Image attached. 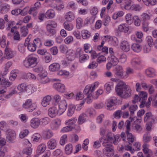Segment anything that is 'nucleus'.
<instances>
[{
  "mask_svg": "<svg viewBox=\"0 0 157 157\" xmlns=\"http://www.w3.org/2000/svg\"><path fill=\"white\" fill-rule=\"evenodd\" d=\"M20 32L21 36L24 37L27 35L28 29L27 27L23 26L20 28Z\"/></svg>",
  "mask_w": 157,
  "mask_h": 157,
  "instance_id": "79ce46f5",
  "label": "nucleus"
},
{
  "mask_svg": "<svg viewBox=\"0 0 157 157\" xmlns=\"http://www.w3.org/2000/svg\"><path fill=\"white\" fill-rule=\"evenodd\" d=\"M117 102V100L116 98L113 97L110 98L107 101V109L110 110H112L114 108L113 106Z\"/></svg>",
  "mask_w": 157,
  "mask_h": 157,
  "instance_id": "ddd939ff",
  "label": "nucleus"
},
{
  "mask_svg": "<svg viewBox=\"0 0 157 157\" xmlns=\"http://www.w3.org/2000/svg\"><path fill=\"white\" fill-rule=\"evenodd\" d=\"M43 135L46 139H49L52 137L53 133L50 129H46L43 131Z\"/></svg>",
  "mask_w": 157,
  "mask_h": 157,
  "instance_id": "5701e85b",
  "label": "nucleus"
},
{
  "mask_svg": "<svg viewBox=\"0 0 157 157\" xmlns=\"http://www.w3.org/2000/svg\"><path fill=\"white\" fill-rule=\"evenodd\" d=\"M73 128V127L72 126L67 125L62 128L61 132H69L71 131Z\"/></svg>",
  "mask_w": 157,
  "mask_h": 157,
  "instance_id": "774afa93",
  "label": "nucleus"
},
{
  "mask_svg": "<svg viewBox=\"0 0 157 157\" xmlns=\"http://www.w3.org/2000/svg\"><path fill=\"white\" fill-rule=\"evenodd\" d=\"M75 108V106L73 104H70L68 105V108L67 115L68 116H71L74 113Z\"/></svg>",
  "mask_w": 157,
  "mask_h": 157,
  "instance_id": "e433bc0d",
  "label": "nucleus"
},
{
  "mask_svg": "<svg viewBox=\"0 0 157 157\" xmlns=\"http://www.w3.org/2000/svg\"><path fill=\"white\" fill-rule=\"evenodd\" d=\"M146 73L149 77H153L155 75V71L152 68H149L147 69L146 70Z\"/></svg>",
  "mask_w": 157,
  "mask_h": 157,
  "instance_id": "4c0bfd02",
  "label": "nucleus"
},
{
  "mask_svg": "<svg viewBox=\"0 0 157 157\" xmlns=\"http://www.w3.org/2000/svg\"><path fill=\"white\" fill-rule=\"evenodd\" d=\"M84 50L86 53H90L92 51V48L90 44H85L84 45Z\"/></svg>",
  "mask_w": 157,
  "mask_h": 157,
  "instance_id": "09e8293b",
  "label": "nucleus"
},
{
  "mask_svg": "<svg viewBox=\"0 0 157 157\" xmlns=\"http://www.w3.org/2000/svg\"><path fill=\"white\" fill-rule=\"evenodd\" d=\"M55 16V12L54 10L50 9L48 10L45 14V17L48 19L53 18Z\"/></svg>",
  "mask_w": 157,
  "mask_h": 157,
  "instance_id": "473e14b6",
  "label": "nucleus"
},
{
  "mask_svg": "<svg viewBox=\"0 0 157 157\" xmlns=\"http://www.w3.org/2000/svg\"><path fill=\"white\" fill-rule=\"evenodd\" d=\"M121 48L122 50L125 52L129 51L130 48L128 43L125 40L122 41L121 44Z\"/></svg>",
  "mask_w": 157,
  "mask_h": 157,
  "instance_id": "412c9836",
  "label": "nucleus"
},
{
  "mask_svg": "<svg viewBox=\"0 0 157 157\" xmlns=\"http://www.w3.org/2000/svg\"><path fill=\"white\" fill-rule=\"evenodd\" d=\"M46 146L45 144H41L38 146L36 150V152L38 154L43 153L46 149Z\"/></svg>",
  "mask_w": 157,
  "mask_h": 157,
  "instance_id": "f704fd0d",
  "label": "nucleus"
},
{
  "mask_svg": "<svg viewBox=\"0 0 157 157\" xmlns=\"http://www.w3.org/2000/svg\"><path fill=\"white\" fill-rule=\"evenodd\" d=\"M6 140L7 141L11 143H14L16 137V134L15 132L11 129H8L6 131Z\"/></svg>",
  "mask_w": 157,
  "mask_h": 157,
  "instance_id": "0eeeda50",
  "label": "nucleus"
},
{
  "mask_svg": "<svg viewBox=\"0 0 157 157\" xmlns=\"http://www.w3.org/2000/svg\"><path fill=\"white\" fill-rule=\"evenodd\" d=\"M65 151L66 154L69 155L71 154L72 151L73 146L72 144H68L65 147Z\"/></svg>",
  "mask_w": 157,
  "mask_h": 157,
  "instance_id": "de8ad7c7",
  "label": "nucleus"
},
{
  "mask_svg": "<svg viewBox=\"0 0 157 157\" xmlns=\"http://www.w3.org/2000/svg\"><path fill=\"white\" fill-rule=\"evenodd\" d=\"M77 121V119L74 118L67 120L65 121V124L67 125L74 127Z\"/></svg>",
  "mask_w": 157,
  "mask_h": 157,
  "instance_id": "a19ab883",
  "label": "nucleus"
},
{
  "mask_svg": "<svg viewBox=\"0 0 157 157\" xmlns=\"http://www.w3.org/2000/svg\"><path fill=\"white\" fill-rule=\"evenodd\" d=\"M151 16V15L144 13L140 15V20L143 22L147 21L150 19Z\"/></svg>",
  "mask_w": 157,
  "mask_h": 157,
  "instance_id": "ea45409f",
  "label": "nucleus"
},
{
  "mask_svg": "<svg viewBox=\"0 0 157 157\" xmlns=\"http://www.w3.org/2000/svg\"><path fill=\"white\" fill-rule=\"evenodd\" d=\"M77 56H79V61L81 63H83L89 58V56L87 54H84L83 51L80 50L76 53Z\"/></svg>",
  "mask_w": 157,
  "mask_h": 157,
  "instance_id": "9b49d317",
  "label": "nucleus"
},
{
  "mask_svg": "<svg viewBox=\"0 0 157 157\" xmlns=\"http://www.w3.org/2000/svg\"><path fill=\"white\" fill-rule=\"evenodd\" d=\"M130 131H126V133L127 135V139L128 141L132 143L134 140V136L132 135L131 133L130 132Z\"/></svg>",
  "mask_w": 157,
  "mask_h": 157,
  "instance_id": "49530a36",
  "label": "nucleus"
},
{
  "mask_svg": "<svg viewBox=\"0 0 157 157\" xmlns=\"http://www.w3.org/2000/svg\"><path fill=\"white\" fill-rule=\"evenodd\" d=\"M132 128L134 131L140 132L142 130L143 128L140 125L134 124L132 125Z\"/></svg>",
  "mask_w": 157,
  "mask_h": 157,
  "instance_id": "3c124183",
  "label": "nucleus"
},
{
  "mask_svg": "<svg viewBox=\"0 0 157 157\" xmlns=\"http://www.w3.org/2000/svg\"><path fill=\"white\" fill-rule=\"evenodd\" d=\"M155 118V117L151 112L146 113L144 115V121L146 122H154Z\"/></svg>",
  "mask_w": 157,
  "mask_h": 157,
  "instance_id": "9d476101",
  "label": "nucleus"
},
{
  "mask_svg": "<svg viewBox=\"0 0 157 157\" xmlns=\"http://www.w3.org/2000/svg\"><path fill=\"white\" fill-rule=\"evenodd\" d=\"M123 70L122 66L117 65L115 69V74L118 77H122L123 76Z\"/></svg>",
  "mask_w": 157,
  "mask_h": 157,
  "instance_id": "bb28decb",
  "label": "nucleus"
},
{
  "mask_svg": "<svg viewBox=\"0 0 157 157\" xmlns=\"http://www.w3.org/2000/svg\"><path fill=\"white\" fill-rule=\"evenodd\" d=\"M38 56L34 54L28 56L25 59L23 65L26 68H30L36 66L37 64Z\"/></svg>",
  "mask_w": 157,
  "mask_h": 157,
  "instance_id": "f257e3e1",
  "label": "nucleus"
},
{
  "mask_svg": "<svg viewBox=\"0 0 157 157\" xmlns=\"http://www.w3.org/2000/svg\"><path fill=\"white\" fill-rule=\"evenodd\" d=\"M118 29L120 32L126 33L129 30V26L125 24H121L118 26Z\"/></svg>",
  "mask_w": 157,
  "mask_h": 157,
  "instance_id": "cd10ccee",
  "label": "nucleus"
},
{
  "mask_svg": "<svg viewBox=\"0 0 157 157\" xmlns=\"http://www.w3.org/2000/svg\"><path fill=\"white\" fill-rule=\"evenodd\" d=\"M103 145L105 147L103 149V153L107 156L110 157L114 154L113 147L112 144L108 142H103Z\"/></svg>",
  "mask_w": 157,
  "mask_h": 157,
  "instance_id": "7ed1b4c3",
  "label": "nucleus"
},
{
  "mask_svg": "<svg viewBox=\"0 0 157 157\" xmlns=\"http://www.w3.org/2000/svg\"><path fill=\"white\" fill-rule=\"evenodd\" d=\"M146 41L148 45L149 46L152 47L154 45L153 40L152 37L151 36H147L146 39Z\"/></svg>",
  "mask_w": 157,
  "mask_h": 157,
  "instance_id": "680f3d73",
  "label": "nucleus"
},
{
  "mask_svg": "<svg viewBox=\"0 0 157 157\" xmlns=\"http://www.w3.org/2000/svg\"><path fill=\"white\" fill-rule=\"evenodd\" d=\"M114 135L111 132H108L106 135V139H104V142H108L112 144Z\"/></svg>",
  "mask_w": 157,
  "mask_h": 157,
  "instance_id": "7c9ffc66",
  "label": "nucleus"
},
{
  "mask_svg": "<svg viewBox=\"0 0 157 157\" xmlns=\"http://www.w3.org/2000/svg\"><path fill=\"white\" fill-rule=\"evenodd\" d=\"M52 100V97L50 95H47L44 97L42 99L41 104L44 107H46L49 105Z\"/></svg>",
  "mask_w": 157,
  "mask_h": 157,
  "instance_id": "b1692460",
  "label": "nucleus"
},
{
  "mask_svg": "<svg viewBox=\"0 0 157 157\" xmlns=\"http://www.w3.org/2000/svg\"><path fill=\"white\" fill-rule=\"evenodd\" d=\"M38 80L40 83L45 84L49 82V79L47 76L46 73H40L38 75Z\"/></svg>",
  "mask_w": 157,
  "mask_h": 157,
  "instance_id": "f3484780",
  "label": "nucleus"
},
{
  "mask_svg": "<svg viewBox=\"0 0 157 157\" xmlns=\"http://www.w3.org/2000/svg\"><path fill=\"white\" fill-rule=\"evenodd\" d=\"M40 124L45 125L48 124L49 121V118L48 117H44L39 119Z\"/></svg>",
  "mask_w": 157,
  "mask_h": 157,
  "instance_id": "6e6d98bb",
  "label": "nucleus"
},
{
  "mask_svg": "<svg viewBox=\"0 0 157 157\" xmlns=\"http://www.w3.org/2000/svg\"><path fill=\"white\" fill-rule=\"evenodd\" d=\"M57 145V142L54 139H50L47 143V147L50 149H54Z\"/></svg>",
  "mask_w": 157,
  "mask_h": 157,
  "instance_id": "a878e982",
  "label": "nucleus"
},
{
  "mask_svg": "<svg viewBox=\"0 0 157 157\" xmlns=\"http://www.w3.org/2000/svg\"><path fill=\"white\" fill-rule=\"evenodd\" d=\"M108 59L110 60V62L112 64L113 66L117 65L119 62L118 59L113 55H111L110 56H108Z\"/></svg>",
  "mask_w": 157,
  "mask_h": 157,
  "instance_id": "72a5a7b5",
  "label": "nucleus"
},
{
  "mask_svg": "<svg viewBox=\"0 0 157 157\" xmlns=\"http://www.w3.org/2000/svg\"><path fill=\"white\" fill-rule=\"evenodd\" d=\"M105 56L104 55H103L102 54L101 55L100 53H99V55L97 60V62L100 63L105 61L106 60V58Z\"/></svg>",
  "mask_w": 157,
  "mask_h": 157,
  "instance_id": "e2e57ef3",
  "label": "nucleus"
},
{
  "mask_svg": "<svg viewBox=\"0 0 157 157\" xmlns=\"http://www.w3.org/2000/svg\"><path fill=\"white\" fill-rule=\"evenodd\" d=\"M75 18L74 13L71 11H69L66 13L65 15V18L67 21H71Z\"/></svg>",
  "mask_w": 157,
  "mask_h": 157,
  "instance_id": "2f4dec72",
  "label": "nucleus"
},
{
  "mask_svg": "<svg viewBox=\"0 0 157 157\" xmlns=\"http://www.w3.org/2000/svg\"><path fill=\"white\" fill-rule=\"evenodd\" d=\"M151 136L147 133L144 134L143 137V141L144 143H146L150 141L151 140Z\"/></svg>",
  "mask_w": 157,
  "mask_h": 157,
  "instance_id": "338daca9",
  "label": "nucleus"
},
{
  "mask_svg": "<svg viewBox=\"0 0 157 157\" xmlns=\"http://www.w3.org/2000/svg\"><path fill=\"white\" fill-rule=\"evenodd\" d=\"M13 38L14 40L16 41H20L21 39L19 32L17 31H16L13 35Z\"/></svg>",
  "mask_w": 157,
  "mask_h": 157,
  "instance_id": "052dcab7",
  "label": "nucleus"
},
{
  "mask_svg": "<svg viewBox=\"0 0 157 157\" xmlns=\"http://www.w3.org/2000/svg\"><path fill=\"white\" fill-rule=\"evenodd\" d=\"M95 18V16H93L86 18L84 21L85 25H87L89 24H93L94 22Z\"/></svg>",
  "mask_w": 157,
  "mask_h": 157,
  "instance_id": "c03bdc74",
  "label": "nucleus"
},
{
  "mask_svg": "<svg viewBox=\"0 0 157 157\" xmlns=\"http://www.w3.org/2000/svg\"><path fill=\"white\" fill-rule=\"evenodd\" d=\"M86 117V114L84 113H82L79 116L78 121V123L79 125L82 124L85 122Z\"/></svg>",
  "mask_w": 157,
  "mask_h": 157,
  "instance_id": "c9c22d12",
  "label": "nucleus"
},
{
  "mask_svg": "<svg viewBox=\"0 0 157 157\" xmlns=\"http://www.w3.org/2000/svg\"><path fill=\"white\" fill-rule=\"evenodd\" d=\"M139 96L138 95H136L134 98V99L132 100V102L133 103H135L136 102L141 101V104L140 105V108L143 107L145 104L146 100L147 98V94L144 91H140L139 94Z\"/></svg>",
  "mask_w": 157,
  "mask_h": 157,
  "instance_id": "f03ea898",
  "label": "nucleus"
},
{
  "mask_svg": "<svg viewBox=\"0 0 157 157\" xmlns=\"http://www.w3.org/2000/svg\"><path fill=\"white\" fill-rule=\"evenodd\" d=\"M18 90L21 91H28L29 93H30L29 90L31 89L32 88L30 86H27L26 84L24 83H23L18 85L17 87Z\"/></svg>",
  "mask_w": 157,
  "mask_h": 157,
  "instance_id": "aec40b11",
  "label": "nucleus"
},
{
  "mask_svg": "<svg viewBox=\"0 0 157 157\" xmlns=\"http://www.w3.org/2000/svg\"><path fill=\"white\" fill-rule=\"evenodd\" d=\"M67 105V104L65 100H63L61 101L59 104V111L60 112L63 113L66 110Z\"/></svg>",
  "mask_w": 157,
  "mask_h": 157,
  "instance_id": "4be33fe9",
  "label": "nucleus"
},
{
  "mask_svg": "<svg viewBox=\"0 0 157 157\" xmlns=\"http://www.w3.org/2000/svg\"><path fill=\"white\" fill-rule=\"evenodd\" d=\"M76 27L77 29H80L83 25L82 19L80 17H78L76 20Z\"/></svg>",
  "mask_w": 157,
  "mask_h": 157,
  "instance_id": "4d7b16f0",
  "label": "nucleus"
},
{
  "mask_svg": "<svg viewBox=\"0 0 157 157\" xmlns=\"http://www.w3.org/2000/svg\"><path fill=\"white\" fill-rule=\"evenodd\" d=\"M81 34L82 38L86 39L89 38L90 36V33L87 30H83L82 31Z\"/></svg>",
  "mask_w": 157,
  "mask_h": 157,
  "instance_id": "5fc2aeb1",
  "label": "nucleus"
},
{
  "mask_svg": "<svg viewBox=\"0 0 157 157\" xmlns=\"http://www.w3.org/2000/svg\"><path fill=\"white\" fill-rule=\"evenodd\" d=\"M127 87L124 82H119L115 88L116 92L117 94L118 95L122 91H123V90Z\"/></svg>",
  "mask_w": 157,
  "mask_h": 157,
  "instance_id": "1a4fd4ad",
  "label": "nucleus"
},
{
  "mask_svg": "<svg viewBox=\"0 0 157 157\" xmlns=\"http://www.w3.org/2000/svg\"><path fill=\"white\" fill-rule=\"evenodd\" d=\"M12 84V82H10L6 78L2 79V80L0 78V94L5 93L7 90V88L9 87Z\"/></svg>",
  "mask_w": 157,
  "mask_h": 157,
  "instance_id": "39448f33",
  "label": "nucleus"
},
{
  "mask_svg": "<svg viewBox=\"0 0 157 157\" xmlns=\"http://www.w3.org/2000/svg\"><path fill=\"white\" fill-rule=\"evenodd\" d=\"M125 5L124 6V8L127 10H130L132 7V1L131 0H125Z\"/></svg>",
  "mask_w": 157,
  "mask_h": 157,
  "instance_id": "864d4df0",
  "label": "nucleus"
},
{
  "mask_svg": "<svg viewBox=\"0 0 157 157\" xmlns=\"http://www.w3.org/2000/svg\"><path fill=\"white\" fill-rule=\"evenodd\" d=\"M142 7L139 4H134L132 5L130 10L131 11H134L136 12L140 11L142 9Z\"/></svg>",
  "mask_w": 157,
  "mask_h": 157,
  "instance_id": "a18cd8bd",
  "label": "nucleus"
},
{
  "mask_svg": "<svg viewBox=\"0 0 157 157\" xmlns=\"http://www.w3.org/2000/svg\"><path fill=\"white\" fill-rule=\"evenodd\" d=\"M59 111L57 108L55 106L50 108L48 109V114L49 116L52 117H55L58 114Z\"/></svg>",
  "mask_w": 157,
  "mask_h": 157,
  "instance_id": "dca6fc26",
  "label": "nucleus"
},
{
  "mask_svg": "<svg viewBox=\"0 0 157 157\" xmlns=\"http://www.w3.org/2000/svg\"><path fill=\"white\" fill-rule=\"evenodd\" d=\"M40 124L39 119L37 118H33L30 121V125L33 128H37Z\"/></svg>",
  "mask_w": 157,
  "mask_h": 157,
  "instance_id": "c756f323",
  "label": "nucleus"
},
{
  "mask_svg": "<svg viewBox=\"0 0 157 157\" xmlns=\"http://www.w3.org/2000/svg\"><path fill=\"white\" fill-rule=\"evenodd\" d=\"M132 49L135 52H138L141 50L142 47L138 44H133L131 46Z\"/></svg>",
  "mask_w": 157,
  "mask_h": 157,
  "instance_id": "37998d69",
  "label": "nucleus"
},
{
  "mask_svg": "<svg viewBox=\"0 0 157 157\" xmlns=\"http://www.w3.org/2000/svg\"><path fill=\"white\" fill-rule=\"evenodd\" d=\"M96 85L94 84V85L92 84L91 85L86 86L84 90V94H88V96L86 98V100L87 103H90L92 102V100L90 98L91 96L92 97V92L94 91Z\"/></svg>",
  "mask_w": 157,
  "mask_h": 157,
  "instance_id": "20e7f679",
  "label": "nucleus"
},
{
  "mask_svg": "<svg viewBox=\"0 0 157 157\" xmlns=\"http://www.w3.org/2000/svg\"><path fill=\"white\" fill-rule=\"evenodd\" d=\"M60 68V65L59 63H54L50 65L49 67V69L51 71L56 72L58 71Z\"/></svg>",
  "mask_w": 157,
  "mask_h": 157,
  "instance_id": "393cba45",
  "label": "nucleus"
},
{
  "mask_svg": "<svg viewBox=\"0 0 157 157\" xmlns=\"http://www.w3.org/2000/svg\"><path fill=\"white\" fill-rule=\"evenodd\" d=\"M113 87V85L112 82L107 83L105 85V89L108 93L110 92L111 90V88Z\"/></svg>",
  "mask_w": 157,
  "mask_h": 157,
  "instance_id": "0e129e2a",
  "label": "nucleus"
},
{
  "mask_svg": "<svg viewBox=\"0 0 157 157\" xmlns=\"http://www.w3.org/2000/svg\"><path fill=\"white\" fill-rule=\"evenodd\" d=\"M148 145L144 143L143 145V152L145 154H147V155H152L151 151L148 149Z\"/></svg>",
  "mask_w": 157,
  "mask_h": 157,
  "instance_id": "58836bf2",
  "label": "nucleus"
},
{
  "mask_svg": "<svg viewBox=\"0 0 157 157\" xmlns=\"http://www.w3.org/2000/svg\"><path fill=\"white\" fill-rule=\"evenodd\" d=\"M63 25L65 29L67 30L71 31L73 29V24L67 21H65L63 23Z\"/></svg>",
  "mask_w": 157,
  "mask_h": 157,
  "instance_id": "8fccbe9b",
  "label": "nucleus"
},
{
  "mask_svg": "<svg viewBox=\"0 0 157 157\" xmlns=\"http://www.w3.org/2000/svg\"><path fill=\"white\" fill-rule=\"evenodd\" d=\"M133 18L135 25L137 26H139L140 25L141 21L140 18H139L138 16L135 15L133 16Z\"/></svg>",
  "mask_w": 157,
  "mask_h": 157,
  "instance_id": "bf43d9fd",
  "label": "nucleus"
},
{
  "mask_svg": "<svg viewBox=\"0 0 157 157\" xmlns=\"http://www.w3.org/2000/svg\"><path fill=\"white\" fill-rule=\"evenodd\" d=\"M131 63L132 66L137 69H139L141 66V61L138 58L133 59L131 61Z\"/></svg>",
  "mask_w": 157,
  "mask_h": 157,
  "instance_id": "c85d7f7f",
  "label": "nucleus"
},
{
  "mask_svg": "<svg viewBox=\"0 0 157 157\" xmlns=\"http://www.w3.org/2000/svg\"><path fill=\"white\" fill-rule=\"evenodd\" d=\"M33 43L36 47H40L42 44L40 40L38 38H36L33 41Z\"/></svg>",
  "mask_w": 157,
  "mask_h": 157,
  "instance_id": "69168bd1",
  "label": "nucleus"
},
{
  "mask_svg": "<svg viewBox=\"0 0 157 157\" xmlns=\"http://www.w3.org/2000/svg\"><path fill=\"white\" fill-rule=\"evenodd\" d=\"M10 6L6 3H2L0 5V13L5 14L8 12L10 10Z\"/></svg>",
  "mask_w": 157,
  "mask_h": 157,
  "instance_id": "6ab92c4d",
  "label": "nucleus"
},
{
  "mask_svg": "<svg viewBox=\"0 0 157 157\" xmlns=\"http://www.w3.org/2000/svg\"><path fill=\"white\" fill-rule=\"evenodd\" d=\"M53 87L57 91L60 92H63L65 90L64 85L60 83H54L53 85Z\"/></svg>",
  "mask_w": 157,
  "mask_h": 157,
  "instance_id": "a211bd4d",
  "label": "nucleus"
},
{
  "mask_svg": "<svg viewBox=\"0 0 157 157\" xmlns=\"http://www.w3.org/2000/svg\"><path fill=\"white\" fill-rule=\"evenodd\" d=\"M22 107L27 109L29 112H32L36 109L37 105L36 104L32 103V99H29L27 100L23 104Z\"/></svg>",
  "mask_w": 157,
  "mask_h": 157,
  "instance_id": "423d86ee",
  "label": "nucleus"
},
{
  "mask_svg": "<svg viewBox=\"0 0 157 157\" xmlns=\"http://www.w3.org/2000/svg\"><path fill=\"white\" fill-rule=\"evenodd\" d=\"M124 12L121 11H118L114 13L113 16L112 18L114 20L117 19L118 17H121L123 16Z\"/></svg>",
  "mask_w": 157,
  "mask_h": 157,
  "instance_id": "603ef678",
  "label": "nucleus"
},
{
  "mask_svg": "<svg viewBox=\"0 0 157 157\" xmlns=\"http://www.w3.org/2000/svg\"><path fill=\"white\" fill-rule=\"evenodd\" d=\"M131 94V90L129 87H127L123 90L119 96L121 98H126L130 97Z\"/></svg>",
  "mask_w": 157,
  "mask_h": 157,
  "instance_id": "4468645a",
  "label": "nucleus"
},
{
  "mask_svg": "<svg viewBox=\"0 0 157 157\" xmlns=\"http://www.w3.org/2000/svg\"><path fill=\"white\" fill-rule=\"evenodd\" d=\"M29 36L26 38L24 44L25 47L27 46L28 49L31 52H34L35 51L36 47L34 44L30 41V39L29 38Z\"/></svg>",
  "mask_w": 157,
  "mask_h": 157,
  "instance_id": "6e6552de",
  "label": "nucleus"
},
{
  "mask_svg": "<svg viewBox=\"0 0 157 157\" xmlns=\"http://www.w3.org/2000/svg\"><path fill=\"white\" fill-rule=\"evenodd\" d=\"M15 54V52L13 51L10 49L6 47L5 49L4 53V54L5 55V57L6 59H9L13 58Z\"/></svg>",
  "mask_w": 157,
  "mask_h": 157,
  "instance_id": "2eb2a0df",
  "label": "nucleus"
},
{
  "mask_svg": "<svg viewBox=\"0 0 157 157\" xmlns=\"http://www.w3.org/2000/svg\"><path fill=\"white\" fill-rule=\"evenodd\" d=\"M61 120L59 118H56L52 121L50 124V127L52 130L58 129L61 125Z\"/></svg>",
  "mask_w": 157,
  "mask_h": 157,
  "instance_id": "f8f14e48",
  "label": "nucleus"
},
{
  "mask_svg": "<svg viewBox=\"0 0 157 157\" xmlns=\"http://www.w3.org/2000/svg\"><path fill=\"white\" fill-rule=\"evenodd\" d=\"M57 26V22L53 20L49 21H48L46 27L55 28Z\"/></svg>",
  "mask_w": 157,
  "mask_h": 157,
  "instance_id": "13d9d810",
  "label": "nucleus"
}]
</instances>
